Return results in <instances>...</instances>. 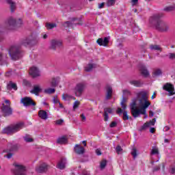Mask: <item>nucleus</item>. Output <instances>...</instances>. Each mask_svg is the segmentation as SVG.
Returning <instances> with one entry per match:
<instances>
[{
    "label": "nucleus",
    "mask_w": 175,
    "mask_h": 175,
    "mask_svg": "<svg viewBox=\"0 0 175 175\" xmlns=\"http://www.w3.org/2000/svg\"><path fill=\"white\" fill-rule=\"evenodd\" d=\"M150 23L159 32H167L169 31V24L162 21L159 14H156L150 17Z\"/></svg>",
    "instance_id": "1"
},
{
    "label": "nucleus",
    "mask_w": 175,
    "mask_h": 175,
    "mask_svg": "<svg viewBox=\"0 0 175 175\" xmlns=\"http://www.w3.org/2000/svg\"><path fill=\"white\" fill-rule=\"evenodd\" d=\"M139 101V107L146 113V109L151 106V103L148 100V93L142 91L137 93V99Z\"/></svg>",
    "instance_id": "2"
},
{
    "label": "nucleus",
    "mask_w": 175,
    "mask_h": 175,
    "mask_svg": "<svg viewBox=\"0 0 175 175\" xmlns=\"http://www.w3.org/2000/svg\"><path fill=\"white\" fill-rule=\"evenodd\" d=\"M23 128H25V124L23 122H20L15 124H11L7 127H5L3 129V133L10 135H14V133H17V132L21 131Z\"/></svg>",
    "instance_id": "3"
},
{
    "label": "nucleus",
    "mask_w": 175,
    "mask_h": 175,
    "mask_svg": "<svg viewBox=\"0 0 175 175\" xmlns=\"http://www.w3.org/2000/svg\"><path fill=\"white\" fill-rule=\"evenodd\" d=\"M10 56L12 59H14L17 61V59H20L23 57V51L19 46L14 45L10 48L8 51Z\"/></svg>",
    "instance_id": "4"
},
{
    "label": "nucleus",
    "mask_w": 175,
    "mask_h": 175,
    "mask_svg": "<svg viewBox=\"0 0 175 175\" xmlns=\"http://www.w3.org/2000/svg\"><path fill=\"white\" fill-rule=\"evenodd\" d=\"M130 109L134 118H137V117L140 116V114L146 116V112L141 108L138 109L137 107H136V98L132 100V103L130 104Z\"/></svg>",
    "instance_id": "5"
},
{
    "label": "nucleus",
    "mask_w": 175,
    "mask_h": 175,
    "mask_svg": "<svg viewBox=\"0 0 175 175\" xmlns=\"http://www.w3.org/2000/svg\"><path fill=\"white\" fill-rule=\"evenodd\" d=\"M5 104H3L1 111L3 117H10L13 114V108L10 106V100H5Z\"/></svg>",
    "instance_id": "6"
},
{
    "label": "nucleus",
    "mask_w": 175,
    "mask_h": 175,
    "mask_svg": "<svg viewBox=\"0 0 175 175\" xmlns=\"http://www.w3.org/2000/svg\"><path fill=\"white\" fill-rule=\"evenodd\" d=\"M14 175H27V168L23 164L19 163H14Z\"/></svg>",
    "instance_id": "7"
},
{
    "label": "nucleus",
    "mask_w": 175,
    "mask_h": 175,
    "mask_svg": "<svg viewBox=\"0 0 175 175\" xmlns=\"http://www.w3.org/2000/svg\"><path fill=\"white\" fill-rule=\"evenodd\" d=\"M58 47H62V41L57 39H53L50 41V50H53V51H55Z\"/></svg>",
    "instance_id": "8"
},
{
    "label": "nucleus",
    "mask_w": 175,
    "mask_h": 175,
    "mask_svg": "<svg viewBox=\"0 0 175 175\" xmlns=\"http://www.w3.org/2000/svg\"><path fill=\"white\" fill-rule=\"evenodd\" d=\"M84 90H85V85H84V83H78L75 88V96H81V95H83Z\"/></svg>",
    "instance_id": "9"
},
{
    "label": "nucleus",
    "mask_w": 175,
    "mask_h": 175,
    "mask_svg": "<svg viewBox=\"0 0 175 175\" xmlns=\"http://www.w3.org/2000/svg\"><path fill=\"white\" fill-rule=\"evenodd\" d=\"M21 102L25 107H28V106H36V103L32 100L31 97H25L21 99Z\"/></svg>",
    "instance_id": "10"
},
{
    "label": "nucleus",
    "mask_w": 175,
    "mask_h": 175,
    "mask_svg": "<svg viewBox=\"0 0 175 175\" xmlns=\"http://www.w3.org/2000/svg\"><path fill=\"white\" fill-rule=\"evenodd\" d=\"M18 144L9 143L8 144V148L4 150V152H16L18 151Z\"/></svg>",
    "instance_id": "11"
},
{
    "label": "nucleus",
    "mask_w": 175,
    "mask_h": 175,
    "mask_svg": "<svg viewBox=\"0 0 175 175\" xmlns=\"http://www.w3.org/2000/svg\"><path fill=\"white\" fill-rule=\"evenodd\" d=\"M48 166L46 163H42L36 167V171L37 173H44V172H47Z\"/></svg>",
    "instance_id": "12"
},
{
    "label": "nucleus",
    "mask_w": 175,
    "mask_h": 175,
    "mask_svg": "<svg viewBox=\"0 0 175 175\" xmlns=\"http://www.w3.org/2000/svg\"><path fill=\"white\" fill-rule=\"evenodd\" d=\"M110 40V37H105L103 38H98L97 40V43L99 44V46H104V47H106L107 44H109V42Z\"/></svg>",
    "instance_id": "13"
},
{
    "label": "nucleus",
    "mask_w": 175,
    "mask_h": 175,
    "mask_svg": "<svg viewBox=\"0 0 175 175\" xmlns=\"http://www.w3.org/2000/svg\"><path fill=\"white\" fill-rule=\"evenodd\" d=\"M29 75L32 76V77H38L40 76L39 68H38L36 66L31 67L29 70Z\"/></svg>",
    "instance_id": "14"
},
{
    "label": "nucleus",
    "mask_w": 175,
    "mask_h": 175,
    "mask_svg": "<svg viewBox=\"0 0 175 175\" xmlns=\"http://www.w3.org/2000/svg\"><path fill=\"white\" fill-rule=\"evenodd\" d=\"M21 44L23 46H33L34 44H36V41L35 40H31L29 38H26L23 40H22Z\"/></svg>",
    "instance_id": "15"
},
{
    "label": "nucleus",
    "mask_w": 175,
    "mask_h": 175,
    "mask_svg": "<svg viewBox=\"0 0 175 175\" xmlns=\"http://www.w3.org/2000/svg\"><path fill=\"white\" fill-rule=\"evenodd\" d=\"M16 27V20L14 18L10 17L8 20V29H14V27Z\"/></svg>",
    "instance_id": "16"
},
{
    "label": "nucleus",
    "mask_w": 175,
    "mask_h": 175,
    "mask_svg": "<svg viewBox=\"0 0 175 175\" xmlns=\"http://www.w3.org/2000/svg\"><path fill=\"white\" fill-rule=\"evenodd\" d=\"M74 151L79 155H83L85 152V149L83 146L77 144L74 148Z\"/></svg>",
    "instance_id": "17"
},
{
    "label": "nucleus",
    "mask_w": 175,
    "mask_h": 175,
    "mask_svg": "<svg viewBox=\"0 0 175 175\" xmlns=\"http://www.w3.org/2000/svg\"><path fill=\"white\" fill-rule=\"evenodd\" d=\"M139 72L144 77H148V76H150V72H148V70H147V67L144 65H141L139 66Z\"/></svg>",
    "instance_id": "18"
},
{
    "label": "nucleus",
    "mask_w": 175,
    "mask_h": 175,
    "mask_svg": "<svg viewBox=\"0 0 175 175\" xmlns=\"http://www.w3.org/2000/svg\"><path fill=\"white\" fill-rule=\"evenodd\" d=\"M130 84H131V85H134V87L140 88L143 87V84H144V83L141 80H131L130 81Z\"/></svg>",
    "instance_id": "19"
},
{
    "label": "nucleus",
    "mask_w": 175,
    "mask_h": 175,
    "mask_svg": "<svg viewBox=\"0 0 175 175\" xmlns=\"http://www.w3.org/2000/svg\"><path fill=\"white\" fill-rule=\"evenodd\" d=\"M66 165V159H62L57 163V169H60V170H64V169H65Z\"/></svg>",
    "instance_id": "20"
},
{
    "label": "nucleus",
    "mask_w": 175,
    "mask_h": 175,
    "mask_svg": "<svg viewBox=\"0 0 175 175\" xmlns=\"http://www.w3.org/2000/svg\"><path fill=\"white\" fill-rule=\"evenodd\" d=\"M42 91V89L40 88V85H36L33 86V90L30 91L31 94H34L35 95H39V93Z\"/></svg>",
    "instance_id": "21"
},
{
    "label": "nucleus",
    "mask_w": 175,
    "mask_h": 175,
    "mask_svg": "<svg viewBox=\"0 0 175 175\" xmlns=\"http://www.w3.org/2000/svg\"><path fill=\"white\" fill-rule=\"evenodd\" d=\"M38 116L41 120H47L49 118V116L47 115V112L44 110H40L38 111Z\"/></svg>",
    "instance_id": "22"
},
{
    "label": "nucleus",
    "mask_w": 175,
    "mask_h": 175,
    "mask_svg": "<svg viewBox=\"0 0 175 175\" xmlns=\"http://www.w3.org/2000/svg\"><path fill=\"white\" fill-rule=\"evenodd\" d=\"M7 90L9 91H12V90H14V91H17V84L10 81L7 85Z\"/></svg>",
    "instance_id": "23"
},
{
    "label": "nucleus",
    "mask_w": 175,
    "mask_h": 175,
    "mask_svg": "<svg viewBox=\"0 0 175 175\" xmlns=\"http://www.w3.org/2000/svg\"><path fill=\"white\" fill-rule=\"evenodd\" d=\"M5 2L10 5V10L13 13L16 10V2L13 1V0H5Z\"/></svg>",
    "instance_id": "24"
},
{
    "label": "nucleus",
    "mask_w": 175,
    "mask_h": 175,
    "mask_svg": "<svg viewBox=\"0 0 175 175\" xmlns=\"http://www.w3.org/2000/svg\"><path fill=\"white\" fill-rule=\"evenodd\" d=\"M113 95V88H111V86H107V94H106V99L109 100L111 98V96Z\"/></svg>",
    "instance_id": "25"
},
{
    "label": "nucleus",
    "mask_w": 175,
    "mask_h": 175,
    "mask_svg": "<svg viewBox=\"0 0 175 175\" xmlns=\"http://www.w3.org/2000/svg\"><path fill=\"white\" fill-rule=\"evenodd\" d=\"M0 65H8V56L3 58V55L0 53Z\"/></svg>",
    "instance_id": "26"
},
{
    "label": "nucleus",
    "mask_w": 175,
    "mask_h": 175,
    "mask_svg": "<svg viewBox=\"0 0 175 175\" xmlns=\"http://www.w3.org/2000/svg\"><path fill=\"white\" fill-rule=\"evenodd\" d=\"M67 142H68V139H66V137H65V136L59 137L57 140V143L58 144H66Z\"/></svg>",
    "instance_id": "27"
},
{
    "label": "nucleus",
    "mask_w": 175,
    "mask_h": 175,
    "mask_svg": "<svg viewBox=\"0 0 175 175\" xmlns=\"http://www.w3.org/2000/svg\"><path fill=\"white\" fill-rule=\"evenodd\" d=\"M96 66V65L95 64H90L85 68V72H91Z\"/></svg>",
    "instance_id": "28"
},
{
    "label": "nucleus",
    "mask_w": 175,
    "mask_h": 175,
    "mask_svg": "<svg viewBox=\"0 0 175 175\" xmlns=\"http://www.w3.org/2000/svg\"><path fill=\"white\" fill-rule=\"evenodd\" d=\"M45 27L46 29H53V28H56L57 24L46 23Z\"/></svg>",
    "instance_id": "29"
},
{
    "label": "nucleus",
    "mask_w": 175,
    "mask_h": 175,
    "mask_svg": "<svg viewBox=\"0 0 175 175\" xmlns=\"http://www.w3.org/2000/svg\"><path fill=\"white\" fill-rule=\"evenodd\" d=\"M150 50H156L158 51H162V48H161V46L159 45H150Z\"/></svg>",
    "instance_id": "30"
},
{
    "label": "nucleus",
    "mask_w": 175,
    "mask_h": 175,
    "mask_svg": "<svg viewBox=\"0 0 175 175\" xmlns=\"http://www.w3.org/2000/svg\"><path fill=\"white\" fill-rule=\"evenodd\" d=\"M115 150L118 155L122 154L123 149L121 148V146L118 145Z\"/></svg>",
    "instance_id": "31"
},
{
    "label": "nucleus",
    "mask_w": 175,
    "mask_h": 175,
    "mask_svg": "<svg viewBox=\"0 0 175 175\" xmlns=\"http://www.w3.org/2000/svg\"><path fill=\"white\" fill-rule=\"evenodd\" d=\"M148 128H150V126L148 125V123L146 122L144 124L143 126H141V128L139 129V131L142 132L143 131H146Z\"/></svg>",
    "instance_id": "32"
},
{
    "label": "nucleus",
    "mask_w": 175,
    "mask_h": 175,
    "mask_svg": "<svg viewBox=\"0 0 175 175\" xmlns=\"http://www.w3.org/2000/svg\"><path fill=\"white\" fill-rule=\"evenodd\" d=\"M23 139L27 143H31V142H33V139L31 138L29 135H25Z\"/></svg>",
    "instance_id": "33"
},
{
    "label": "nucleus",
    "mask_w": 175,
    "mask_h": 175,
    "mask_svg": "<svg viewBox=\"0 0 175 175\" xmlns=\"http://www.w3.org/2000/svg\"><path fill=\"white\" fill-rule=\"evenodd\" d=\"M116 4V0H107V6L110 7V6H114Z\"/></svg>",
    "instance_id": "34"
},
{
    "label": "nucleus",
    "mask_w": 175,
    "mask_h": 175,
    "mask_svg": "<svg viewBox=\"0 0 175 175\" xmlns=\"http://www.w3.org/2000/svg\"><path fill=\"white\" fill-rule=\"evenodd\" d=\"M155 122H157V119L153 118L152 120L146 122V124H148L149 125V127H150L154 126V125H155Z\"/></svg>",
    "instance_id": "35"
},
{
    "label": "nucleus",
    "mask_w": 175,
    "mask_h": 175,
    "mask_svg": "<svg viewBox=\"0 0 175 175\" xmlns=\"http://www.w3.org/2000/svg\"><path fill=\"white\" fill-rule=\"evenodd\" d=\"M51 85V87H57V85H58V81H57L55 78L52 79Z\"/></svg>",
    "instance_id": "36"
},
{
    "label": "nucleus",
    "mask_w": 175,
    "mask_h": 175,
    "mask_svg": "<svg viewBox=\"0 0 175 175\" xmlns=\"http://www.w3.org/2000/svg\"><path fill=\"white\" fill-rule=\"evenodd\" d=\"M45 94H54L55 92V89L54 88H48L44 90Z\"/></svg>",
    "instance_id": "37"
},
{
    "label": "nucleus",
    "mask_w": 175,
    "mask_h": 175,
    "mask_svg": "<svg viewBox=\"0 0 175 175\" xmlns=\"http://www.w3.org/2000/svg\"><path fill=\"white\" fill-rule=\"evenodd\" d=\"M123 120L124 121H127V120H129V116H128V111H123Z\"/></svg>",
    "instance_id": "38"
},
{
    "label": "nucleus",
    "mask_w": 175,
    "mask_h": 175,
    "mask_svg": "<svg viewBox=\"0 0 175 175\" xmlns=\"http://www.w3.org/2000/svg\"><path fill=\"white\" fill-rule=\"evenodd\" d=\"M106 165H107V161L105 159L103 160L100 165V169H105V167H106Z\"/></svg>",
    "instance_id": "39"
},
{
    "label": "nucleus",
    "mask_w": 175,
    "mask_h": 175,
    "mask_svg": "<svg viewBox=\"0 0 175 175\" xmlns=\"http://www.w3.org/2000/svg\"><path fill=\"white\" fill-rule=\"evenodd\" d=\"M104 113L105 114H112L113 113V109L111 108H105L104 109Z\"/></svg>",
    "instance_id": "40"
},
{
    "label": "nucleus",
    "mask_w": 175,
    "mask_h": 175,
    "mask_svg": "<svg viewBox=\"0 0 175 175\" xmlns=\"http://www.w3.org/2000/svg\"><path fill=\"white\" fill-rule=\"evenodd\" d=\"M159 154V152L158 151V149L155 147L152 148V151H151V154L152 155H155Z\"/></svg>",
    "instance_id": "41"
},
{
    "label": "nucleus",
    "mask_w": 175,
    "mask_h": 175,
    "mask_svg": "<svg viewBox=\"0 0 175 175\" xmlns=\"http://www.w3.org/2000/svg\"><path fill=\"white\" fill-rule=\"evenodd\" d=\"M131 155H133V158H136V157H137V150H136V148H133Z\"/></svg>",
    "instance_id": "42"
},
{
    "label": "nucleus",
    "mask_w": 175,
    "mask_h": 175,
    "mask_svg": "<svg viewBox=\"0 0 175 175\" xmlns=\"http://www.w3.org/2000/svg\"><path fill=\"white\" fill-rule=\"evenodd\" d=\"M154 76H160V75H162V70L161 69H156L154 72Z\"/></svg>",
    "instance_id": "43"
},
{
    "label": "nucleus",
    "mask_w": 175,
    "mask_h": 175,
    "mask_svg": "<svg viewBox=\"0 0 175 175\" xmlns=\"http://www.w3.org/2000/svg\"><path fill=\"white\" fill-rule=\"evenodd\" d=\"M123 94L126 96H129L132 95V93H131V91H129L128 90H123Z\"/></svg>",
    "instance_id": "44"
},
{
    "label": "nucleus",
    "mask_w": 175,
    "mask_h": 175,
    "mask_svg": "<svg viewBox=\"0 0 175 175\" xmlns=\"http://www.w3.org/2000/svg\"><path fill=\"white\" fill-rule=\"evenodd\" d=\"M79 105H80V101H75L73 105L74 110H76V109H77V107H79Z\"/></svg>",
    "instance_id": "45"
},
{
    "label": "nucleus",
    "mask_w": 175,
    "mask_h": 175,
    "mask_svg": "<svg viewBox=\"0 0 175 175\" xmlns=\"http://www.w3.org/2000/svg\"><path fill=\"white\" fill-rule=\"evenodd\" d=\"M174 10V8H173L172 6H169L164 8L165 12H172V10Z\"/></svg>",
    "instance_id": "46"
},
{
    "label": "nucleus",
    "mask_w": 175,
    "mask_h": 175,
    "mask_svg": "<svg viewBox=\"0 0 175 175\" xmlns=\"http://www.w3.org/2000/svg\"><path fill=\"white\" fill-rule=\"evenodd\" d=\"M8 159H10L12 157H13V152H8L7 155L5 156Z\"/></svg>",
    "instance_id": "47"
},
{
    "label": "nucleus",
    "mask_w": 175,
    "mask_h": 175,
    "mask_svg": "<svg viewBox=\"0 0 175 175\" xmlns=\"http://www.w3.org/2000/svg\"><path fill=\"white\" fill-rule=\"evenodd\" d=\"M23 24V20L21 18L18 19L16 21V25H21Z\"/></svg>",
    "instance_id": "48"
},
{
    "label": "nucleus",
    "mask_w": 175,
    "mask_h": 175,
    "mask_svg": "<svg viewBox=\"0 0 175 175\" xmlns=\"http://www.w3.org/2000/svg\"><path fill=\"white\" fill-rule=\"evenodd\" d=\"M110 128H116L117 126V122H112L110 125Z\"/></svg>",
    "instance_id": "49"
},
{
    "label": "nucleus",
    "mask_w": 175,
    "mask_h": 175,
    "mask_svg": "<svg viewBox=\"0 0 175 175\" xmlns=\"http://www.w3.org/2000/svg\"><path fill=\"white\" fill-rule=\"evenodd\" d=\"M104 116V121H109V114L108 113H105L103 114Z\"/></svg>",
    "instance_id": "50"
},
{
    "label": "nucleus",
    "mask_w": 175,
    "mask_h": 175,
    "mask_svg": "<svg viewBox=\"0 0 175 175\" xmlns=\"http://www.w3.org/2000/svg\"><path fill=\"white\" fill-rule=\"evenodd\" d=\"M63 122H64V120L61 119L55 121L56 125H62Z\"/></svg>",
    "instance_id": "51"
},
{
    "label": "nucleus",
    "mask_w": 175,
    "mask_h": 175,
    "mask_svg": "<svg viewBox=\"0 0 175 175\" xmlns=\"http://www.w3.org/2000/svg\"><path fill=\"white\" fill-rule=\"evenodd\" d=\"M169 58L170 59H175V53H170Z\"/></svg>",
    "instance_id": "52"
},
{
    "label": "nucleus",
    "mask_w": 175,
    "mask_h": 175,
    "mask_svg": "<svg viewBox=\"0 0 175 175\" xmlns=\"http://www.w3.org/2000/svg\"><path fill=\"white\" fill-rule=\"evenodd\" d=\"M161 169V165H157L153 168V172H158Z\"/></svg>",
    "instance_id": "53"
},
{
    "label": "nucleus",
    "mask_w": 175,
    "mask_h": 175,
    "mask_svg": "<svg viewBox=\"0 0 175 175\" xmlns=\"http://www.w3.org/2000/svg\"><path fill=\"white\" fill-rule=\"evenodd\" d=\"M59 103V100H58V97L55 96L53 98V103Z\"/></svg>",
    "instance_id": "54"
},
{
    "label": "nucleus",
    "mask_w": 175,
    "mask_h": 175,
    "mask_svg": "<svg viewBox=\"0 0 175 175\" xmlns=\"http://www.w3.org/2000/svg\"><path fill=\"white\" fill-rule=\"evenodd\" d=\"M105 8V3H98V9H103Z\"/></svg>",
    "instance_id": "55"
},
{
    "label": "nucleus",
    "mask_w": 175,
    "mask_h": 175,
    "mask_svg": "<svg viewBox=\"0 0 175 175\" xmlns=\"http://www.w3.org/2000/svg\"><path fill=\"white\" fill-rule=\"evenodd\" d=\"M120 105L122 106V109H123V110L124 111L126 109V104L120 103Z\"/></svg>",
    "instance_id": "56"
},
{
    "label": "nucleus",
    "mask_w": 175,
    "mask_h": 175,
    "mask_svg": "<svg viewBox=\"0 0 175 175\" xmlns=\"http://www.w3.org/2000/svg\"><path fill=\"white\" fill-rule=\"evenodd\" d=\"M116 113L118 114H121L122 113V109L121 108H118Z\"/></svg>",
    "instance_id": "57"
},
{
    "label": "nucleus",
    "mask_w": 175,
    "mask_h": 175,
    "mask_svg": "<svg viewBox=\"0 0 175 175\" xmlns=\"http://www.w3.org/2000/svg\"><path fill=\"white\" fill-rule=\"evenodd\" d=\"M70 25V23L69 21H66L64 23V27H69Z\"/></svg>",
    "instance_id": "58"
},
{
    "label": "nucleus",
    "mask_w": 175,
    "mask_h": 175,
    "mask_svg": "<svg viewBox=\"0 0 175 175\" xmlns=\"http://www.w3.org/2000/svg\"><path fill=\"white\" fill-rule=\"evenodd\" d=\"M81 118L82 120V121H85V120H87V118H85V116H84V114H81Z\"/></svg>",
    "instance_id": "59"
},
{
    "label": "nucleus",
    "mask_w": 175,
    "mask_h": 175,
    "mask_svg": "<svg viewBox=\"0 0 175 175\" xmlns=\"http://www.w3.org/2000/svg\"><path fill=\"white\" fill-rule=\"evenodd\" d=\"M150 133H155V128L152 127L150 129Z\"/></svg>",
    "instance_id": "60"
},
{
    "label": "nucleus",
    "mask_w": 175,
    "mask_h": 175,
    "mask_svg": "<svg viewBox=\"0 0 175 175\" xmlns=\"http://www.w3.org/2000/svg\"><path fill=\"white\" fill-rule=\"evenodd\" d=\"M4 38H3V35L1 31H0V42H2V40H3Z\"/></svg>",
    "instance_id": "61"
},
{
    "label": "nucleus",
    "mask_w": 175,
    "mask_h": 175,
    "mask_svg": "<svg viewBox=\"0 0 175 175\" xmlns=\"http://www.w3.org/2000/svg\"><path fill=\"white\" fill-rule=\"evenodd\" d=\"M96 153L97 155H102V153L100 152V150L99 149L96 150Z\"/></svg>",
    "instance_id": "62"
},
{
    "label": "nucleus",
    "mask_w": 175,
    "mask_h": 175,
    "mask_svg": "<svg viewBox=\"0 0 175 175\" xmlns=\"http://www.w3.org/2000/svg\"><path fill=\"white\" fill-rule=\"evenodd\" d=\"M169 129H170V128L167 126H165L163 129L164 132H167V131H169Z\"/></svg>",
    "instance_id": "63"
},
{
    "label": "nucleus",
    "mask_w": 175,
    "mask_h": 175,
    "mask_svg": "<svg viewBox=\"0 0 175 175\" xmlns=\"http://www.w3.org/2000/svg\"><path fill=\"white\" fill-rule=\"evenodd\" d=\"M149 117H154V112L152 111H149Z\"/></svg>",
    "instance_id": "64"
}]
</instances>
